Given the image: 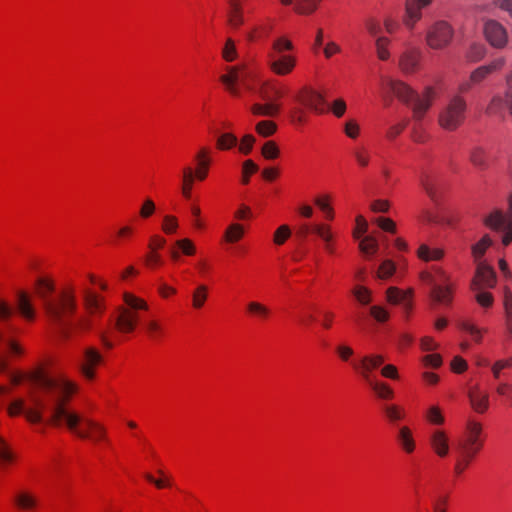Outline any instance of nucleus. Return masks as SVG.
<instances>
[{
  "label": "nucleus",
  "instance_id": "obj_1",
  "mask_svg": "<svg viewBox=\"0 0 512 512\" xmlns=\"http://www.w3.org/2000/svg\"><path fill=\"white\" fill-rule=\"evenodd\" d=\"M30 382L37 391L28 392V405L23 399L10 403L8 413L11 416L24 414L33 424L45 422L55 426L65 425L70 431L81 439L93 441L105 438V428L89 418L70 410L67 403L76 386L65 379H55L46 375L42 370L28 375Z\"/></svg>",
  "mask_w": 512,
  "mask_h": 512
},
{
  "label": "nucleus",
  "instance_id": "obj_2",
  "mask_svg": "<svg viewBox=\"0 0 512 512\" xmlns=\"http://www.w3.org/2000/svg\"><path fill=\"white\" fill-rule=\"evenodd\" d=\"M54 291V284L51 281L44 278L37 280L36 293L50 322L57 328L62 338L68 339L73 325L66 318L76 311L75 290L73 287H67L56 295Z\"/></svg>",
  "mask_w": 512,
  "mask_h": 512
},
{
  "label": "nucleus",
  "instance_id": "obj_3",
  "mask_svg": "<svg viewBox=\"0 0 512 512\" xmlns=\"http://www.w3.org/2000/svg\"><path fill=\"white\" fill-rule=\"evenodd\" d=\"M389 86L399 100L412 106L413 117L417 121L424 117L435 96V91L432 87H426L423 95L420 96L411 87L401 81L391 80Z\"/></svg>",
  "mask_w": 512,
  "mask_h": 512
},
{
  "label": "nucleus",
  "instance_id": "obj_4",
  "mask_svg": "<svg viewBox=\"0 0 512 512\" xmlns=\"http://www.w3.org/2000/svg\"><path fill=\"white\" fill-rule=\"evenodd\" d=\"M292 49V42L285 37H279L273 41L267 53V65L275 75H288L296 67V57L286 53Z\"/></svg>",
  "mask_w": 512,
  "mask_h": 512
},
{
  "label": "nucleus",
  "instance_id": "obj_5",
  "mask_svg": "<svg viewBox=\"0 0 512 512\" xmlns=\"http://www.w3.org/2000/svg\"><path fill=\"white\" fill-rule=\"evenodd\" d=\"M124 305L118 308V315L115 318V327L120 333H131L135 330L139 319L140 311L147 310V303L129 293L123 294Z\"/></svg>",
  "mask_w": 512,
  "mask_h": 512
},
{
  "label": "nucleus",
  "instance_id": "obj_6",
  "mask_svg": "<svg viewBox=\"0 0 512 512\" xmlns=\"http://www.w3.org/2000/svg\"><path fill=\"white\" fill-rule=\"evenodd\" d=\"M284 87L277 81L264 82L258 94L264 103H255L251 106V112L256 116H276L281 108V105L276 102L277 99L284 95Z\"/></svg>",
  "mask_w": 512,
  "mask_h": 512
},
{
  "label": "nucleus",
  "instance_id": "obj_7",
  "mask_svg": "<svg viewBox=\"0 0 512 512\" xmlns=\"http://www.w3.org/2000/svg\"><path fill=\"white\" fill-rule=\"evenodd\" d=\"M454 33V28L449 22L436 20L428 26L425 42L433 50H443L451 44Z\"/></svg>",
  "mask_w": 512,
  "mask_h": 512
},
{
  "label": "nucleus",
  "instance_id": "obj_8",
  "mask_svg": "<svg viewBox=\"0 0 512 512\" xmlns=\"http://www.w3.org/2000/svg\"><path fill=\"white\" fill-rule=\"evenodd\" d=\"M466 102L460 96H454L439 114V124L445 130L457 129L465 119Z\"/></svg>",
  "mask_w": 512,
  "mask_h": 512
},
{
  "label": "nucleus",
  "instance_id": "obj_9",
  "mask_svg": "<svg viewBox=\"0 0 512 512\" xmlns=\"http://www.w3.org/2000/svg\"><path fill=\"white\" fill-rule=\"evenodd\" d=\"M508 212L510 217L507 216L502 210H494L484 218V224L493 230H503L502 237L503 245L507 246L512 242V194L508 200Z\"/></svg>",
  "mask_w": 512,
  "mask_h": 512
},
{
  "label": "nucleus",
  "instance_id": "obj_10",
  "mask_svg": "<svg viewBox=\"0 0 512 512\" xmlns=\"http://www.w3.org/2000/svg\"><path fill=\"white\" fill-rule=\"evenodd\" d=\"M482 425L472 419L466 423V430L464 436L459 439L456 447L463 448L474 453H479L483 447V440L481 439Z\"/></svg>",
  "mask_w": 512,
  "mask_h": 512
},
{
  "label": "nucleus",
  "instance_id": "obj_11",
  "mask_svg": "<svg viewBox=\"0 0 512 512\" xmlns=\"http://www.w3.org/2000/svg\"><path fill=\"white\" fill-rule=\"evenodd\" d=\"M421 279L431 286L430 297L441 305H450L453 300V286L437 284L435 276L431 272L424 271L420 275Z\"/></svg>",
  "mask_w": 512,
  "mask_h": 512
},
{
  "label": "nucleus",
  "instance_id": "obj_12",
  "mask_svg": "<svg viewBox=\"0 0 512 512\" xmlns=\"http://www.w3.org/2000/svg\"><path fill=\"white\" fill-rule=\"evenodd\" d=\"M496 282L497 278L494 269L487 263H478L475 275L470 283V289L472 291L492 289L496 286Z\"/></svg>",
  "mask_w": 512,
  "mask_h": 512
},
{
  "label": "nucleus",
  "instance_id": "obj_13",
  "mask_svg": "<svg viewBox=\"0 0 512 512\" xmlns=\"http://www.w3.org/2000/svg\"><path fill=\"white\" fill-rule=\"evenodd\" d=\"M484 35L489 44L497 49L507 45L508 33L506 28L494 19H488L484 23Z\"/></svg>",
  "mask_w": 512,
  "mask_h": 512
},
{
  "label": "nucleus",
  "instance_id": "obj_14",
  "mask_svg": "<svg viewBox=\"0 0 512 512\" xmlns=\"http://www.w3.org/2000/svg\"><path fill=\"white\" fill-rule=\"evenodd\" d=\"M432 0H407L405 4V15L403 23L407 29L413 30L418 21L422 18V9L428 7Z\"/></svg>",
  "mask_w": 512,
  "mask_h": 512
},
{
  "label": "nucleus",
  "instance_id": "obj_15",
  "mask_svg": "<svg viewBox=\"0 0 512 512\" xmlns=\"http://www.w3.org/2000/svg\"><path fill=\"white\" fill-rule=\"evenodd\" d=\"M420 184L430 200L438 204L444 191L443 180L437 175L425 173L420 178Z\"/></svg>",
  "mask_w": 512,
  "mask_h": 512
},
{
  "label": "nucleus",
  "instance_id": "obj_16",
  "mask_svg": "<svg viewBox=\"0 0 512 512\" xmlns=\"http://www.w3.org/2000/svg\"><path fill=\"white\" fill-rule=\"evenodd\" d=\"M429 445L440 458L447 457L450 452L449 437L444 430H433L429 435Z\"/></svg>",
  "mask_w": 512,
  "mask_h": 512
},
{
  "label": "nucleus",
  "instance_id": "obj_17",
  "mask_svg": "<svg viewBox=\"0 0 512 512\" xmlns=\"http://www.w3.org/2000/svg\"><path fill=\"white\" fill-rule=\"evenodd\" d=\"M383 362L384 357L380 354L366 355L360 360L359 364L354 365V368L359 371L360 375L367 383H370L374 381L371 372L380 367Z\"/></svg>",
  "mask_w": 512,
  "mask_h": 512
},
{
  "label": "nucleus",
  "instance_id": "obj_18",
  "mask_svg": "<svg viewBox=\"0 0 512 512\" xmlns=\"http://www.w3.org/2000/svg\"><path fill=\"white\" fill-rule=\"evenodd\" d=\"M296 100L317 113L324 112L322 107L325 102L324 97L322 94L313 89H302L301 92L296 96Z\"/></svg>",
  "mask_w": 512,
  "mask_h": 512
},
{
  "label": "nucleus",
  "instance_id": "obj_19",
  "mask_svg": "<svg viewBox=\"0 0 512 512\" xmlns=\"http://www.w3.org/2000/svg\"><path fill=\"white\" fill-rule=\"evenodd\" d=\"M412 295L411 289L403 291L396 287H390L386 291L387 301L394 305H402L404 311L409 313L412 309Z\"/></svg>",
  "mask_w": 512,
  "mask_h": 512
},
{
  "label": "nucleus",
  "instance_id": "obj_20",
  "mask_svg": "<svg viewBox=\"0 0 512 512\" xmlns=\"http://www.w3.org/2000/svg\"><path fill=\"white\" fill-rule=\"evenodd\" d=\"M102 361L100 352L93 348L88 347L84 351L83 362L81 363V372L87 379L94 378V368Z\"/></svg>",
  "mask_w": 512,
  "mask_h": 512
},
{
  "label": "nucleus",
  "instance_id": "obj_21",
  "mask_svg": "<svg viewBox=\"0 0 512 512\" xmlns=\"http://www.w3.org/2000/svg\"><path fill=\"white\" fill-rule=\"evenodd\" d=\"M468 398L471 407L477 413L483 414L489 408V395L482 392L478 386L471 388L468 391Z\"/></svg>",
  "mask_w": 512,
  "mask_h": 512
},
{
  "label": "nucleus",
  "instance_id": "obj_22",
  "mask_svg": "<svg viewBox=\"0 0 512 512\" xmlns=\"http://www.w3.org/2000/svg\"><path fill=\"white\" fill-rule=\"evenodd\" d=\"M420 56L421 52L418 49L406 50L400 56V69L406 74L415 72L419 64Z\"/></svg>",
  "mask_w": 512,
  "mask_h": 512
},
{
  "label": "nucleus",
  "instance_id": "obj_23",
  "mask_svg": "<svg viewBox=\"0 0 512 512\" xmlns=\"http://www.w3.org/2000/svg\"><path fill=\"white\" fill-rule=\"evenodd\" d=\"M456 462L454 465V472L456 475H461L469 467L472 461L477 456V453L468 451L463 448L455 447Z\"/></svg>",
  "mask_w": 512,
  "mask_h": 512
},
{
  "label": "nucleus",
  "instance_id": "obj_24",
  "mask_svg": "<svg viewBox=\"0 0 512 512\" xmlns=\"http://www.w3.org/2000/svg\"><path fill=\"white\" fill-rule=\"evenodd\" d=\"M247 313L254 319L264 322L271 316V310L265 304L258 301H250L246 305Z\"/></svg>",
  "mask_w": 512,
  "mask_h": 512
},
{
  "label": "nucleus",
  "instance_id": "obj_25",
  "mask_svg": "<svg viewBox=\"0 0 512 512\" xmlns=\"http://www.w3.org/2000/svg\"><path fill=\"white\" fill-rule=\"evenodd\" d=\"M397 441L400 447L407 453L411 454L414 452L416 443L413 438L412 431L407 426H402L399 428L397 433Z\"/></svg>",
  "mask_w": 512,
  "mask_h": 512
},
{
  "label": "nucleus",
  "instance_id": "obj_26",
  "mask_svg": "<svg viewBox=\"0 0 512 512\" xmlns=\"http://www.w3.org/2000/svg\"><path fill=\"white\" fill-rule=\"evenodd\" d=\"M488 75H490V73L488 69L485 67V65L476 68L471 72L469 81L460 84L459 91L467 92L471 88L472 84L481 83L488 77Z\"/></svg>",
  "mask_w": 512,
  "mask_h": 512
},
{
  "label": "nucleus",
  "instance_id": "obj_27",
  "mask_svg": "<svg viewBox=\"0 0 512 512\" xmlns=\"http://www.w3.org/2000/svg\"><path fill=\"white\" fill-rule=\"evenodd\" d=\"M196 160L198 167L196 171H194V175L196 179L203 181L208 175V169L210 165L207 149H201L196 155Z\"/></svg>",
  "mask_w": 512,
  "mask_h": 512
},
{
  "label": "nucleus",
  "instance_id": "obj_28",
  "mask_svg": "<svg viewBox=\"0 0 512 512\" xmlns=\"http://www.w3.org/2000/svg\"><path fill=\"white\" fill-rule=\"evenodd\" d=\"M240 79L239 69L237 67H229L228 73L220 77L221 82L227 87L228 91L234 95H239L236 87L237 81Z\"/></svg>",
  "mask_w": 512,
  "mask_h": 512
},
{
  "label": "nucleus",
  "instance_id": "obj_29",
  "mask_svg": "<svg viewBox=\"0 0 512 512\" xmlns=\"http://www.w3.org/2000/svg\"><path fill=\"white\" fill-rule=\"evenodd\" d=\"M491 245L492 240L489 235H484L477 243L472 245L471 253L476 265H478V263H484L481 259Z\"/></svg>",
  "mask_w": 512,
  "mask_h": 512
},
{
  "label": "nucleus",
  "instance_id": "obj_30",
  "mask_svg": "<svg viewBox=\"0 0 512 512\" xmlns=\"http://www.w3.org/2000/svg\"><path fill=\"white\" fill-rule=\"evenodd\" d=\"M17 308L21 315L28 320L34 319V308L28 295L24 292H19L17 295Z\"/></svg>",
  "mask_w": 512,
  "mask_h": 512
},
{
  "label": "nucleus",
  "instance_id": "obj_31",
  "mask_svg": "<svg viewBox=\"0 0 512 512\" xmlns=\"http://www.w3.org/2000/svg\"><path fill=\"white\" fill-rule=\"evenodd\" d=\"M229 5L228 24L237 28L243 23L241 2L240 0H229Z\"/></svg>",
  "mask_w": 512,
  "mask_h": 512
},
{
  "label": "nucleus",
  "instance_id": "obj_32",
  "mask_svg": "<svg viewBox=\"0 0 512 512\" xmlns=\"http://www.w3.org/2000/svg\"><path fill=\"white\" fill-rule=\"evenodd\" d=\"M506 108H509L506 95L504 97L495 95L488 104L486 112L489 115L502 116Z\"/></svg>",
  "mask_w": 512,
  "mask_h": 512
},
{
  "label": "nucleus",
  "instance_id": "obj_33",
  "mask_svg": "<svg viewBox=\"0 0 512 512\" xmlns=\"http://www.w3.org/2000/svg\"><path fill=\"white\" fill-rule=\"evenodd\" d=\"M84 303L91 314L101 312L104 309L102 300L95 293L88 290L84 291Z\"/></svg>",
  "mask_w": 512,
  "mask_h": 512
},
{
  "label": "nucleus",
  "instance_id": "obj_34",
  "mask_svg": "<svg viewBox=\"0 0 512 512\" xmlns=\"http://www.w3.org/2000/svg\"><path fill=\"white\" fill-rule=\"evenodd\" d=\"M417 255L424 261H437L440 260L444 252L439 248H430L429 246L422 244L417 251Z\"/></svg>",
  "mask_w": 512,
  "mask_h": 512
},
{
  "label": "nucleus",
  "instance_id": "obj_35",
  "mask_svg": "<svg viewBox=\"0 0 512 512\" xmlns=\"http://www.w3.org/2000/svg\"><path fill=\"white\" fill-rule=\"evenodd\" d=\"M194 171L191 167H186L183 170V185L182 194L186 199H190L193 183L195 180Z\"/></svg>",
  "mask_w": 512,
  "mask_h": 512
},
{
  "label": "nucleus",
  "instance_id": "obj_36",
  "mask_svg": "<svg viewBox=\"0 0 512 512\" xmlns=\"http://www.w3.org/2000/svg\"><path fill=\"white\" fill-rule=\"evenodd\" d=\"M426 420L433 425H443L445 418L442 409L438 405H431L425 413Z\"/></svg>",
  "mask_w": 512,
  "mask_h": 512
},
{
  "label": "nucleus",
  "instance_id": "obj_37",
  "mask_svg": "<svg viewBox=\"0 0 512 512\" xmlns=\"http://www.w3.org/2000/svg\"><path fill=\"white\" fill-rule=\"evenodd\" d=\"M368 385L381 399H392L394 396L393 390L384 382L371 381Z\"/></svg>",
  "mask_w": 512,
  "mask_h": 512
},
{
  "label": "nucleus",
  "instance_id": "obj_38",
  "mask_svg": "<svg viewBox=\"0 0 512 512\" xmlns=\"http://www.w3.org/2000/svg\"><path fill=\"white\" fill-rule=\"evenodd\" d=\"M224 236L227 242L235 243L244 236V227L238 223H233L227 227Z\"/></svg>",
  "mask_w": 512,
  "mask_h": 512
},
{
  "label": "nucleus",
  "instance_id": "obj_39",
  "mask_svg": "<svg viewBox=\"0 0 512 512\" xmlns=\"http://www.w3.org/2000/svg\"><path fill=\"white\" fill-rule=\"evenodd\" d=\"M321 0H296L295 11L299 14H311L316 9Z\"/></svg>",
  "mask_w": 512,
  "mask_h": 512
},
{
  "label": "nucleus",
  "instance_id": "obj_40",
  "mask_svg": "<svg viewBox=\"0 0 512 512\" xmlns=\"http://www.w3.org/2000/svg\"><path fill=\"white\" fill-rule=\"evenodd\" d=\"M390 43L389 38L385 36H379L375 40L376 53L380 60L385 61L390 57L388 45Z\"/></svg>",
  "mask_w": 512,
  "mask_h": 512
},
{
  "label": "nucleus",
  "instance_id": "obj_41",
  "mask_svg": "<svg viewBox=\"0 0 512 512\" xmlns=\"http://www.w3.org/2000/svg\"><path fill=\"white\" fill-rule=\"evenodd\" d=\"M486 54V49L484 45L481 44H473L470 46L469 50L466 53V59L469 62H478L484 58Z\"/></svg>",
  "mask_w": 512,
  "mask_h": 512
},
{
  "label": "nucleus",
  "instance_id": "obj_42",
  "mask_svg": "<svg viewBox=\"0 0 512 512\" xmlns=\"http://www.w3.org/2000/svg\"><path fill=\"white\" fill-rule=\"evenodd\" d=\"M256 132L262 137H269L277 130V125L269 120H263L257 123Z\"/></svg>",
  "mask_w": 512,
  "mask_h": 512
},
{
  "label": "nucleus",
  "instance_id": "obj_43",
  "mask_svg": "<svg viewBox=\"0 0 512 512\" xmlns=\"http://www.w3.org/2000/svg\"><path fill=\"white\" fill-rule=\"evenodd\" d=\"M39 370H42L46 375H48V373L44 369L38 368V369H36V370H34L32 372L25 373V374H23V373H11L10 374V380H11V382L14 385H19L22 381L25 380L29 384V391H37L38 388L30 382V380L28 379V375H30V374H32V373H34L36 371H39Z\"/></svg>",
  "mask_w": 512,
  "mask_h": 512
},
{
  "label": "nucleus",
  "instance_id": "obj_44",
  "mask_svg": "<svg viewBox=\"0 0 512 512\" xmlns=\"http://www.w3.org/2000/svg\"><path fill=\"white\" fill-rule=\"evenodd\" d=\"M471 163L479 168L486 167V154L485 151L480 147H474L470 152Z\"/></svg>",
  "mask_w": 512,
  "mask_h": 512
},
{
  "label": "nucleus",
  "instance_id": "obj_45",
  "mask_svg": "<svg viewBox=\"0 0 512 512\" xmlns=\"http://www.w3.org/2000/svg\"><path fill=\"white\" fill-rule=\"evenodd\" d=\"M207 286L205 285H199L195 291L193 292V295H192V300H193V307L196 308V309H200L206 299H207Z\"/></svg>",
  "mask_w": 512,
  "mask_h": 512
},
{
  "label": "nucleus",
  "instance_id": "obj_46",
  "mask_svg": "<svg viewBox=\"0 0 512 512\" xmlns=\"http://www.w3.org/2000/svg\"><path fill=\"white\" fill-rule=\"evenodd\" d=\"M353 157L360 167H367L370 161L369 151L365 147H357L352 151Z\"/></svg>",
  "mask_w": 512,
  "mask_h": 512
},
{
  "label": "nucleus",
  "instance_id": "obj_47",
  "mask_svg": "<svg viewBox=\"0 0 512 512\" xmlns=\"http://www.w3.org/2000/svg\"><path fill=\"white\" fill-rule=\"evenodd\" d=\"M458 327L469 333L472 338L474 339V341L476 342H480L481 341V338H482V330L477 328L475 325L467 322V321H459L458 322Z\"/></svg>",
  "mask_w": 512,
  "mask_h": 512
},
{
  "label": "nucleus",
  "instance_id": "obj_48",
  "mask_svg": "<svg viewBox=\"0 0 512 512\" xmlns=\"http://www.w3.org/2000/svg\"><path fill=\"white\" fill-rule=\"evenodd\" d=\"M359 248L364 254H373L377 251L378 242L374 237L366 236L361 240Z\"/></svg>",
  "mask_w": 512,
  "mask_h": 512
},
{
  "label": "nucleus",
  "instance_id": "obj_49",
  "mask_svg": "<svg viewBox=\"0 0 512 512\" xmlns=\"http://www.w3.org/2000/svg\"><path fill=\"white\" fill-rule=\"evenodd\" d=\"M352 293L362 305H367L371 302V291L364 286H356Z\"/></svg>",
  "mask_w": 512,
  "mask_h": 512
},
{
  "label": "nucleus",
  "instance_id": "obj_50",
  "mask_svg": "<svg viewBox=\"0 0 512 512\" xmlns=\"http://www.w3.org/2000/svg\"><path fill=\"white\" fill-rule=\"evenodd\" d=\"M16 504L22 509H31L35 506V499L26 492H21L15 497Z\"/></svg>",
  "mask_w": 512,
  "mask_h": 512
},
{
  "label": "nucleus",
  "instance_id": "obj_51",
  "mask_svg": "<svg viewBox=\"0 0 512 512\" xmlns=\"http://www.w3.org/2000/svg\"><path fill=\"white\" fill-rule=\"evenodd\" d=\"M237 142L238 140L236 136L230 133H225L218 138L217 147L222 150L230 149L236 146Z\"/></svg>",
  "mask_w": 512,
  "mask_h": 512
},
{
  "label": "nucleus",
  "instance_id": "obj_52",
  "mask_svg": "<svg viewBox=\"0 0 512 512\" xmlns=\"http://www.w3.org/2000/svg\"><path fill=\"white\" fill-rule=\"evenodd\" d=\"M433 275L435 276V279H436V283L437 284H442V285H447V286H450L453 285V283L451 282V277L450 275L444 271L441 267H433Z\"/></svg>",
  "mask_w": 512,
  "mask_h": 512
},
{
  "label": "nucleus",
  "instance_id": "obj_53",
  "mask_svg": "<svg viewBox=\"0 0 512 512\" xmlns=\"http://www.w3.org/2000/svg\"><path fill=\"white\" fill-rule=\"evenodd\" d=\"M14 455L9 449L7 443L2 437H0V464H7L12 462Z\"/></svg>",
  "mask_w": 512,
  "mask_h": 512
},
{
  "label": "nucleus",
  "instance_id": "obj_54",
  "mask_svg": "<svg viewBox=\"0 0 512 512\" xmlns=\"http://www.w3.org/2000/svg\"><path fill=\"white\" fill-rule=\"evenodd\" d=\"M279 153V148L273 141L266 142L262 148V155L266 159H275L279 156Z\"/></svg>",
  "mask_w": 512,
  "mask_h": 512
},
{
  "label": "nucleus",
  "instance_id": "obj_55",
  "mask_svg": "<svg viewBox=\"0 0 512 512\" xmlns=\"http://www.w3.org/2000/svg\"><path fill=\"white\" fill-rule=\"evenodd\" d=\"M145 329L152 339H158L162 333V326L155 320H150L145 324Z\"/></svg>",
  "mask_w": 512,
  "mask_h": 512
},
{
  "label": "nucleus",
  "instance_id": "obj_56",
  "mask_svg": "<svg viewBox=\"0 0 512 512\" xmlns=\"http://www.w3.org/2000/svg\"><path fill=\"white\" fill-rule=\"evenodd\" d=\"M291 235L290 228L287 225L280 226L274 233V242L282 245Z\"/></svg>",
  "mask_w": 512,
  "mask_h": 512
},
{
  "label": "nucleus",
  "instance_id": "obj_57",
  "mask_svg": "<svg viewBox=\"0 0 512 512\" xmlns=\"http://www.w3.org/2000/svg\"><path fill=\"white\" fill-rule=\"evenodd\" d=\"M511 366H512V358L496 361L491 367L494 378L499 379L501 370L510 368Z\"/></svg>",
  "mask_w": 512,
  "mask_h": 512
},
{
  "label": "nucleus",
  "instance_id": "obj_58",
  "mask_svg": "<svg viewBox=\"0 0 512 512\" xmlns=\"http://www.w3.org/2000/svg\"><path fill=\"white\" fill-rule=\"evenodd\" d=\"M475 293V299L482 307H490L493 304V296L489 292L484 290L473 291Z\"/></svg>",
  "mask_w": 512,
  "mask_h": 512
},
{
  "label": "nucleus",
  "instance_id": "obj_59",
  "mask_svg": "<svg viewBox=\"0 0 512 512\" xmlns=\"http://www.w3.org/2000/svg\"><path fill=\"white\" fill-rule=\"evenodd\" d=\"M178 227L177 218L175 216L166 215L163 219L162 230L166 234H172Z\"/></svg>",
  "mask_w": 512,
  "mask_h": 512
},
{
  "label": "nucleus",
  "instance_id": "obj_60",
  "mask_svg": "<svg viewBox=\"0 0 512 512\" xmlns=\"http://www.w3.org/2000/svg\"><path fill=\"white\" fill-rule=\"evenodd\" d=\"M496 393L505 397L512 404V384L508 382H500L496 386Z\"/></svg>",
  "mask_w": 512,
  "mask_h": 512
},
{
  "label": "nucleus",
  "instance_id": "obj_61",
  "mask_svg": "<svg viewBox=\"0 0 512 512\" xmlns=\"http://www.w3.org/2000/svg\"><path fill=\"white\" fill-rule=\"evenodd\" d=\"M395 271V265L392 261L386 260L384 261L378 270V277L385 279L390 277Z\"/></svg>",
  "mask_w": 512,
  "mask_h": 512
},
{
  "label": "nucleus",
  "instance_id": "obj_62",
  "mask_svg": "<svg viewBox=\"0 0 512 512\" xmlns=\"http://www.w3.org/2000/svg\"><path fill=\"white\" fill-rule=\"evenodd\" d=\"M313 233L317 234L325 243H329L332 240V234L330 233L329 227L322 224L313 225Z\"/></svg>",
  "mask_w": 512,
  "mask_h": 512
},
{
  "label": "nucleus",
  "instance_id": "obj_63",
  "mask_svg": "<svg viewBox=\"0 0 512 512\" xmlns=\"http://www.w3.org/2000/svg\"><path fill=\"white\" fill-rule=\"evenodd\" d=\"M370 314L378 322H385L389 318V313L381 306H372L370 308Z\"/></svg>",
  "mask_w": 512,
  "mask_h": 512
},
{
  "label": "nucleus",
  "instance_id": "obj_64",
  "mask_svg": "<svg viewBox=\"0 0 512 512\" xmlns=\"http://www.w3.org/2000/svg\"><path fill=\"white\" fill-rule=\"evenodd\" d=\"M222 54H223V58L229 62L233 61L236 58L237 52H236L235 44L232 39H227Z\"/></svg>",
  "mask_w": 512,
  "mask_h": 512
}]
</instances>
